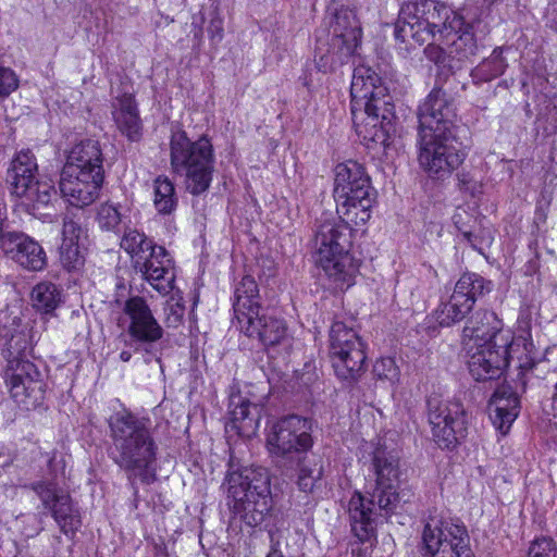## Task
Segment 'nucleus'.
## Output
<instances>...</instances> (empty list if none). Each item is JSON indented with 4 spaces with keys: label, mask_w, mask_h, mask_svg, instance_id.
<instances>
[{
    "label": "nucleus",
    "mask_w": 557,
    "mask_h": 557,
    "mask_svg": "<svg viewBox=\"0 0 557 557\" xmlns=\"http://www.w3.org/2000/svg\"><path fill=\"white\" fill-rule=\"evenodd\" d=\"M370 456V472L374 482L367 485L366 495L355 492L348 502L351 532L361 542L375 536L376 516L389 518L410 503L411 494L399 491V456L394 448L379 440L367 445Z\"/></svg>",
    "instance_id": "nucleus-1"
},
{
    "label": "nucleus",
    "mask_w": 557,
    "mask_h": 557,
    "mask_svg": "<svg viewBox=\"0 0 557 557\" xmlns=\"http://www.w3.org/2000/svg\"><path fill=\"white\" fill-rule=\"evenodd\" d=\"M419 163L428 175L445 180L463 162L458 143L454 100L441 88H433L418 109Z\"/></svg>",
    "instance_id": "nucleus-2"
},
{
    "label": "nucleus",
    "mask_w": 557,
    "mask_h": 557,
    "mask_svg": "<svg viewBox=\"0 0 557 557\" xmlns=\"http://www.w3.org/2000/svg\"><path fill=\"white\" fill-rule=\"evenodd\" d=\"M112 446L110 457L125 473L133 490L135 502L138 497L136 482L151 484L157 480L156 463L159 447L151 421L123 408L108 419Z\"/></svg>",
    "instance_id": "nucleus-3"
},
{
    "label": "nucleus",
    "mask_w": 557,
    "mask_h": 557,
    "mask_svg": "<svg viewBox=\"0 0 557 557\" xmlns=\"http://www.w3.org/2000/svg\"><path fill=\"white\" fill-rule=\"evenodd\" d=\"M350 96V111L358 136L368 147L389 148L395 113L392 97L382 85L381 77L369 66H356Z\"/></svg>",
    "instance_id": "nucleus-4"
},
{
    "label": "nucleus",
    "mask_w": 557,
    "mask_h": 557,
    "mask_svg": "<svg viewBox=\"0 0 557 557\" xmlns=\"http://www.w3.org/2000/svg\"><path fill=\"white\" fill-rule=\"evenodd\" d=\"M347 219H321L312 240L315 264L341 290L355 284L359 261L352 256V228Z\"/></svg>",
    "instance_id": "nucleus-5"
},
{
    "label": "nucleus",
    "mask_w": 557,
    "mask_h": 557,
    "mask_svg": "<svg viewBox=\"0 0 557 557\" xmlns=\"http://www.w3.org/2000/svg\"><path fill=\"white\" fill-rule=\"evenodd\" d=\"M222 487L232 512L248 527L260 525L272 508L271 479L259 466L235 467L230 462Z\"/></svg>",
    "instance_id": "nucleus-6"
},
{
    "label": "nucleus",
    "mask_w": 557,
    "mask_h": 557,
    "mask_svg": "<svg viewBox=\"0 0 557 557\" xmlns=\"http://www.w3.org/2000/svg\"><path fill=\"white\" fill-rule=\"evenodd\" d=\"M462 22L438 0H414L404 3L395 24V39L400 49L410 51L430 39L448 38Z\"/></svg>",
    "instance_id": "nucleus-7"
},
{
    "label": "nucleus",
    "mask_w": 557,
    "mask_h": 557,
    "mask_svg": "<svg viewBox=\"0 0 557 557\" xmlns=\"http://www.w3.org/2000/svg\"><path fill=\"white\" fill-rule=\"evenodd\" d=\"M170 163L174 173L185 176L186 189L193 195H200L212 181V144L207 137L191 141L185 132H174L170 140Z\"/></svg>",
    "instance_id": "nucleus-8"
},
{
    "label": "nucleus",
    "mask_w": 557,
    "mask_h": 557,
    "mask_svg": "<svg viewBox=\"0 0 557 557\" xmlns=\"http://www.w3.org/2000/svg\"><path fill=\"white\" fill-rule=\"evenodd\" d=\"M376 191L364 166L348 160L335 168L334 198L337 213L356 225L364 224L371 216Z\"/></svg>",
    "instance_id": "nucleus-9"
},
{
    "label": "nucleus",
    "mask_w": 557,
    "mask_h": 557,
    "mask_svg": "<svg viewBox=\"0 0 557 557\" xmlns=\"http://www.w3.org/2000/svg\"><path fill=\"white\" fill-rule=\"evenodd\" d=\"M312 423L297 414H288L275 421L268 433L267 446L272 457L284 466L298 465L312 447Z\"/></svg>",
    "instance_id": "nucleus-10"
},
{
    "label": "nucleus",
    "mask_w": 557,
    "mask_h": 557,
    "mask_svg": "<svg viewBox=\"0 0 557 557\" xmlns=\"http://www.w3.org/2000/svg\"><path fill=\"white\" fill-rule=\"evenodd\" d=\"M418 550L422 557H473L466 527L434 515L423 521Z\"/></svg>",
    "instance_id": "nucleus-11"
},
{
    "label": "nucleus",
    "mask_w": 557,
    "mask_h": 557,
    "mask_svg": "<svg viewBox=\"0 0 557 557\" xmlns=\"http://www.w3.org/2000/svg\"><path fill=\"white\" fill-rule=\"evenodd\" d=\"M330 357L341 380L356 381L364 372V345L356 331L335 321L330 331Z\"/></svg>",
    "instance_id": "nucleus-12"
},
{
    "label": "nucleus",
    "mask_w": 557,
    "mask_h": 557,
    "mask_svg": "<svg viewBox=\"0 0 557 557\" xmlns=\"http://www.w3.org/2000/svg\"><path fill=\"white\" fill-rule=\"evenodd\" d=\"M429 423L434 442L442 449H454L467 434L466 411L460 401L428 400Z\"/></svg>",
    "instance_id": "nucleus-13"
},
{
    "label": "nucleus",
    "mask_w": 557,
    "mask_h": 557,
    "mask_svg": "<svg viewBox=\"0 0 557 557\" xmlns=\"http://www.w3.org/2000/svg\"><path fill=\"white\" fill-rule=\"evenodd\" d=\"M123 311L129 319L127 333L136 343V350L145 352L146 362L152 359L160 362L161 358L154 351V346L162 338L163 330L146 300L140 296H133L126 300Z\"/></svg>",
    "instance_id": "nucleus-14"
},
{
    "label": "nucleus",
    "mask_w": 557,
    "mask_h": 557,
    "mask_svg": "<svg viewBox=\"0 0 557 557\" xmlns=\"http://www.w3.org/2000/svg\"><path fill=\"white\" fill-rule=\"evenodd\" d=\"M104 176L89 174L73 166H63L60 178V190L70 205L83 208L95 202L99 196Z\"/></svg>",
    "instance_id": "nucleus-15"
},
{
    "label": "nucleus",
    "mask_w": 557,
    "mask_h": 557,
    "mask_svg": "<svg viewBox=\"0 0 557 557\" xmlns=\"http://www.w3.org/2000/svg\"><path fill=\"white\" fill-rule=\"evenodd\" d=\"M497 344L474 345L476 350L468 361V368L475 381H488L498 379L509 362L507 339L497 337Z\"/></svg>",
    "instance_id": "nucleus-16"
},
{
    "label": "nucleus",
    "mask_w": 557,
    "mask_h": 557,
    "mask_svg": "<svg viewBox=\"0 0 557 557\" xmlns=\"http://www.w3.org/2000/svg\"><path fill=\"white\" fill-rule=\"evenodd\" d=\"M236 326L240 333L258 341L264 347L278 345L287 335L285 322L269 314L263 307L236 321Z\"/></svg>",
    "instance_id": "nucleus-17"
},
{
    "label": "nucleus",
    "mask_w": 557,
    "mask_h": 557,
    "mask_svg": "<svg viewBox=\"0 0 557 557\" xmlns=\"http://www.w3.org/2000/svg\"><path fill=\"white\" fill-rule=\"evenodd\" d=\"M42 505L48 509L60 530L65 535H73L82 524L78 510L73 506L70 495L55 484L37 486Z\"/></svg>",
    "instance_id": "nucleus-18"
},
{
    "label": "nucleus",
    "mask_w": 557,
    "mask_h": 557,
    "mask_svg": "<svg viewBox=\"0 0 557 557\" xmlns=\"http://www.w3.org/2000/svg\"><path fill=\"white\" fill-rule=\"evenodd\" d=\"M134 269L160 294H169L174 288V261L163 246L152 248Z\"/></svg>",
    "instance_id": "nucleus-19"
},
{
    "label": "nucleus",
    "mask_w": 557,
    "mask_h": 557,
    "mask_svg": "<svg viewBox=\"0 0 557 557\" xmlns=\"http://www.w3.org/2000/svg\"><path fill=\"white\" fill-rule=\"evenodd\" d=\"M26 350H22L18 357L10 361L5 372V382L15 403L26 410L35 407L34 374L35 364L28 360Z\"/></svg>",
    "instance_id": "nucleus-20"
},
{
    "label": "nucleus",
    "mask_w": 557,
    "mask_h": 557,
    "mask_svg": "<svg viewBox=\"0 0 557 557\" xmlns=\"http://www.w3.org/2000/svg\"><path fill=\"white\" fill-rule=\"evenodd\" d=\"M8 178L12 186V194L20 198L21 205L32 213L35 195V157L30 149H22L12 161Z\"/></svg>",
    "instance_id": "nucleus-21"
},
{
    "label": "nucleus",
    "mask_w": 557,
    "mask_h": 557,
    "mask_svg": "<svg viewBox=\"0 0 557 557\" xmlns=\"http://www.w3.org/2000/svg\"><path fill=\"white\" fill-rule=\"evenodd\" d=\"M463 339L473 341V345L497 344V337L507 339L511 344V336L502 330V322L496 314L488 310L475 311L466 322L463 327Z\"/></svg>",
    "instance_id": "nucleus-22"
},
{
    "label": "nucleus",
    "mask_w": 557,
    "mask_h": 557,
    "mask_svg": "<svg viewBox=\"0 0 557 557\" xmlns=\"http://www.w3.org/2000/svg\"><path fill=\"white\" fill-rule=\"evenodd\" d=\"M230 420L226 430L236 432L242 437L253 436L260 424L262 408L239 394L230 396Z\"/></svg>",
    "instance_id": "nucleus-23"
},
{
    "label": "nucleus",
    "mask_w": 557,
    "mask_h": 557,
    "mask_svg": "<svg viewBox=\"0 0 557 557\" xmlns=\"http://www.w3.org/2000/svg\"><path fill=\"white\" fill-rule=\"evenodd\" d=\"M112 115L117 129L129 141H139L143 137V121L138 104L132 94H123L112 103Z\"/></svg>",
    "instance_id": "nucleus-24"
},
{
    "label": "nucleus",
    "mask_w": 557,
    "mask_h": 557,
    "mask_svg": "<svg viewBox=\"0 0 557 557\" xmlns=\"http://www.w3.org/2000/svg\"><path fill=\"white\" fill-rule=\"evenodd\" d=\"M490 418L494 426L506 434L519 414V398L510 387H498L488 403Z\"/></svg>",
    "instance_id": "nucleus-25"
},
{
    "label": "nucleus",
    "mask_w": 557,
    "mask_h": 557,
    "mask_svg": "<svg viewBox=\"0 0 557 557\" xmlns=\"http://www.w3.org/2000/svg\"><path fill=\"white\" fill-rule=\"evenodd\" d=\"M0 248L21 267L35 269V242L23 233L0 228Z\"/></svg>",
    "instance_id": "nucleus-26"
},
{
    "label": "nucleus",
    "mask_w": 557,
    "mask_h": 557,
    "mask_svg": "<svg viewBox=\"0 0 557 557\" xmlns=\"http://www.w3.org/2000/svg\"><path fill=\"white\" fill-rule=\"evenodd\" d=\"M64 166H73L89 174L99 171L104 176L103 153L98 140L86 139L75 145L67 154Z\"/></svg>",
    "instance_id": "nucleus-27"
},
{
    "label": "nucleus",
    "mask_w": 557,
    "mask_h": 557,
    "mask_svg": "<svg viewBox=\"0 0 557 557\" xmlns=\"http://www.w3.org/2000/svg\"><path fill=\"white\" fill-rule=\"evenodd\" d=\"M356 49V46L339 44L333 38L326 44L319 41L315 49L317 67L324 73L336 71L350 60Z\"/></svg>",
    "instance_id": "nucleus-28"
},
{
    "label": "nucleus",
    "mask_w": 557,
    "mask_h": 557,
    "mask_svg": "<svg viewBox=\"0 0 557 557\" xmlns=\"http://www.w3.org/2000/svg\"><path fill=\"white\" fill-rule=\"evenodd\" d=\"M330 34L336 42L358 47L361 27L355 12L346 8L337 10L330 22Z\"/></svg>",
    "instance_id": "nucleus-29"
},
{
    "label": "nucleus",
    "mask_w": 557,
    "mask_h": 557,
    "mask_svg": "<svg viewBox=\"0 0 557 557\" xmlns=\"http://www.w3.org/2000/svg\"><path fill=\"white\" fill-rule=\"evenodd\" d=\"M261 307L257 282L252 276L245 275L237 284L234 294L233 309L236 321L253 313Z\"/></svg>",
    "instance_id": "nucleus-30"
},
{
    "label": "nucleus",
    "mask_w": 557,
    "mask_h": 557,
    "mask_svg": "<svg viewBox=\"0 0 557 557\" xmlns=\"http://www.w3.org/2000/svg\"><path fill=\"white\" fill-rule=\"evenodd\" d=\"M474 306L468 299L453 292L446 301H442L434 310V319L441 326H451L463 321Z\"/></svg>",
    "instance_id": "nucleus-31"
},
{
    "label": "nucleus",
    "mask_w": 557,
    "mask_h": 557,
    "mask_svg": "<svg viewBox=\"0 0 557 557\" xmlns=\"http://www.w3.org/2000/svg\"><path fill=\"white\" fill-rule=\"evenodd\" d=\"M121 248L131 256L133 267L137 261L144 260L146 256L157 246V244L148 238L144 233L136 228H127L121 238Z\"/></svg>",
    "instance_id": "nucleus-32"
},
{
    "label": "nucleus",
    "mask_w": 557,
    "mask_h": 557,
    "mask_svg": "<svg viewBox=\"0 0 557 557\" xmlns=\"http://www.w3.org/2000/svg\"><path fill=\"white\" fill-rule=\"evenodd\" d=\"M153 206L156 210L163 215L173 213L177 207V196L172 181L159 175L153 180Z\"/></svg>",
    "instance_id": "nucleus-33"
},
{
    "label": "nucleus",
    "mask_w": 557,
    "mask_h": 557,
    "mask_svg": "<svg viewBox=\"0 0 557 557\" xmlns=\"http://www.w3.org/2000/svg\"><path fill=\"white\" fill-rule=\"evenodd\" d=\"M492 283L476 273H463L455 284L454 293L468 299L472 306L476 300L490 293Z\"/></svg>",
    "instance_id": "nucleus-34"
},
{
    "label": "nucleus",
    "mask_w": 557,
    "mask_h": 557,
    "mask_svg": "<svg viewBox=\"0 0 557 557\" xmlns=\"http://www.w3.org/2000/svg\"><path fill=\"white\" fill-rule=\"evenodd\" d=\"M507 66L508 64L503 57V48L497 47L488 58L471 71V77L475 84L491 82L503 75Z\"/></svg>",
    "instance_id": "nucleus-35"
},
{
    "label": "nucleus",
    "mask_w": 557,
    "mask_h": 557,
    "mask_svg": "<svg viewBox=\"0 0 557 557\" xmlns=\"http://www.w3.org/2000/svg\"><path fill=\"white\" fill-rule=\"evenodd\" d=\"M62 302L61 289L50 282L37 284V311L45 315H52Z\"/></svg>",
    "instance_id": "nucleus-36"
},
{
    "label": "nucleus",
    "mask_w": 557,
    "mask_h": 557,
    "mask_svg": "<svg viewBox=\"0 0 557 557\" xmlns=\"http://www.w3.org/2000/svg\"><path fill=\"white\" fill-rule=\"evenodd\" d=\"M451 35L456 36V38L451 39L449 48L454 62L455 60L457 62L468 60L476 53L478 47L472 33L465 30L457 35L456 30Z\"/></svg>",
    "instance_id": "nucleus-37"
},
{
    "label": "nucleus",
    "mask_w": 557,
    "mask_h": 557,
    "mask_svg": "<svg viewBox=\"0 0 557 557\" xmlns=\"http://www.w3.org/2000/svg\"><path fill=\"white\" fill-rule=\"evenodd\" d=\"M60 261L69 271L76 270L84 264V255L81 250V244L72 242H63L59 248Z\"/></svg>",
    "instance_id": "nucleus-38"
},
{
    "label": "nucleus",
    "mask_w": 557,
    "mask_h": 557,
    "mask_svg": "<svg viewBox=\"0 0 557 557\" xmlns=\"http://www.w3.org/2000/svg\"><path fill=\"white\" fill-rule=\"evenodd\" d=\"M424 55L425 58L433 62L437 67L442 69L443 71L453 72L457 64L453 61V55L450 54V51L447 53L441 46L435 44H429L424 48Z\"/></svg>",
    "instance_id": "nucleus-39"
},
{
    "label": "nucleus",
    "mask_w": 557,
    "mask_h": 557,
    "mask_svg": "<svg viewBox=\"0 0 557 557\" xmlns=\"http://www.w3.org/2000/svg\"><path fill=\"white\" fill-rule=\"evenodd\" d=\"M98 223L102 230L116 231L121 224V213L111 203H103L98 210Z\"/></svg>",
    "instance_id": "nucleus-40"
},
{
    "label": "nucleus",
    "mask_w": 557,
    "mask_h": 557,
    "mask_svg": "<svg viewBox=\"0 0 557 557\" xmlns=\"http://www.w3.org/2000/svg\"><path fill=\"white\" fill-rule=\"evenodd\" d=\"M373 374L379 380H386L394 383L398 380L399 369L393 358H380L373 366Z\"/></svg>",
    "instance_id": "nucleus-41"
},
{
    "label": "nucleus",
    "mask_w": 557,
    "mask_h": 557,
    "mask_svg": "<svg viewBox=\"0 0 557 557\" xmlns=\"http://www.w3.org/2000/svg\"><path fill=\"white\" fill-rule=\"evenodd\" d=\"M557 546L552 537H537L531 542L527 557H556Z\"/></svg>",
    "instance_id": "nucleus-42"
},
{
    "label": "nucleus",
    "mask_w": 557,
    "mask_h": 557,
    "mask_svg": "<svg viewBox=\"0 0 557 557\" xmlns=\"http://www.w3.org/2000/svg\"><path fill=\"white\" fill-rule=\"evenodd\" d=\"M84 233L81 224L74 220L73 216L66 215L63 220L62 227V240L67 242L72 239V242L79 244L82 235Z\"/></svg>",
    "instance_id": "nucleus-43"
},
{
    "label": "nucleus",
    "mask_w": 557,
    "mask_h": 557,
    "mask_svg": "<svg viewBox=\"0 0 557 557\" xmlns=\"http://www.w3.org/2000/svg\"><path fill=\"white\" fill-rule=\"evenodd\" d=\"M17 85L15 73L8 67H0V98L9 96L17 88Z\"/></svg>",
    "instance_id": "nucleus-44"
},
{
    "label": "nucleus",
    "mask_w": 557,
    "mask_h": 557,
    "mask_svg": "<svg viewBox=\"0 0 557 557\" xmlns=\"http://www.w3.org/2000/svg\"><path fill=\"white\" fill-rule=\"evenodd\" d=\"M320 475L321 470H317V473L314 474V471L307 467H302L299 470L297 484L302 492H312L315 482L320 479Z\"/></svg>",
    "instance_id": "nucleus-45"
},
{
    "label": "nucleus",
    "mask_w": 557,
    "mask_h": 557,
    "mask_svg": "<svg viewBox=\"0 0 557 557\" xmlns=\"http://www.w3.org/2000/svg\"><path fill=\"white\" fill-rule=\"evenodd\" d=\"M458 177V186L461 190L470 194L471 196H476L482 193V184L475 180L470 173L461 172L457 175Z\"/></svg>",
    "instance_id": "nucleus-46"
},
{
    "label": "nucleus",
    "mask_w": 557,
    "mask_h": 557,
    "mask_svg": "<svg viewBox=\"0 0 557 557\" xmlns=\"http://www.w3.org/2000/svg\"><path fill=\"white\" fill-rule=\"evenodd\" d=\"M185 313V307L180 302L168 304L165 308V323L169 327H177Z\"/></svg>",
    "instance_id": "nucleus-47"
},
{
    "label": "nucleus",
    "mask_w": 557,
    "mask_h": 557,
    "mask_svg": "<svg viewBox=\"0 0 557 557\" xmlns=\"http://www.w3.org/2000/svg\"><path fill=\"white\" fill-rule=\"evenodd\" d=\"M536 310H537V307L534 304L521 305L520 310H519L518 323H519V327L522 331L529 332V330L531 327L532 314Z\"/></svg>",
    "instance_id": "nucleus-48"
},
{
    "label": "nucleus",
    "mask_w": 557,
    "mask_h": 557,
    "mask_svg": "<svg viewBox=\"0 0 557 557\" xmlns=\"http://www.w3.org/2000/svg\"><path fill=\"white\" fill-rule=\"evenodd\" d=\"M208 34L213 44H219L223 38V20L219 14H214L208 26Z\"/></svg>",
    "instance_id": "nucleus-49"
},
{
    "label": "nucleus",
    "mask_w": 557,
    "mask_h": 557,
    "mask_svg": "<svg viewBox=\"0 0 557 557\" xmlns=\"http://www.w3.org/2000/svg\"><path fill=\"white\" fill-rule=\"evenodd\" d=\"M271 549L268 553L267 557H284L282 552L280 550V541L276 537V533L274 531L269 532Z\"/></svg>",
    "instance_id": "nucleus-50"
},
{
    "label": "nucleus",
    "mask_w": 557,
    "mask_h": 557,
    "mask_svg": "<svg viewBox=\"0 0 557 557\" xmlns=\"http://www.w3.org/2000/svg\"><path fill=\"white\" fill-rule=\"evenodd\" d=\"M476 235L479 236L481 250L483 249L484 246L488 247L494 239L493 232L490 227H484L480 230V233H478Z\"/></svg>",
    "instance_id": "nucleus-51"
},
{
    "label": "nucleus",
    "mask_w": 557,
    "mask_h": 557,
    "mask_svg": "<svg viewBox=\"0 0 557 557\" xmlns=\"http://www.w3.org/2000/svg\"><path fill=\"white\" fill-rule=\"evenodd\" d=\"M40 184L37 182V202L48 203L50 200L51 194H55V190L52 187H48L45 185V189L40 190Z\"/></svg>",
    "instance_id": "nucleus-52"
},
{
    "label": "nucleus",
    "mask_w": 557,
    "mask_h": 557,
    "mask_svg": "<svg viewBox=\"0 0 557 557\" xmlns=\"http://www.w3.org/2000/svg\"><path fill=\"white\" fill-rule=\"evenodd\" d=\"M463 237L467 239L468 243H470V245L481 251V247H480V243H479V236L476 235V233H473V232H463L462 233Z\"/></svg>",
    "instance_id": "nucleus-53"
},
{
    "label": "nucleus",
    "mask_w": 557,
    "mask_h": 557,
    "mask_svg": "<svg viewBox=\"0 0 557 557\" xmlns=\"http://www.w3.org/2000/svg\"><path fill=\"white\" fill-rule=\"evenodd\" d=\"M7 220V208L3 199L0 197V228L4 225V221Z\"/></svg>",
    "instance_id": "nucleus-54"
},
{
    "label": "nucleus",
    "mask_w": 557,
    "mask_h": 557,
    "mask_svg": "<svg viewBox=\"0 0 557 557\" xmlns=\"http://www.w3.org/2000/svg\"><path fill=\"white\" fill-rule=\"evenodd\" d=\"M46 259H47L46 252L44 251V249L41 247L37 246V261L41 262L40 269L46 265ZM37 270H39L38 267H37Z\"/></svg>",
    "instance_id": "nucleus-55"
},
{
    "label": "nucleus",
    "mask_w": 557,
    "mask_h": 557,
    "mask_svg": "<svg viewBox=\"0 0 557 557\" xmlns=\"http://www.w3.org/2000/svg\"><path fill=\"white\" fill-rule=\"evenodd\" d=\"M536 269H537V262L535 260H530L527 264V270L525 272L528 274H533L536 272Z\"/></svg>",
    "instance_id": "nucleus-56"
},
{
    "label": "nucleus",
    "mask_w": 557,
    "mask_h": 557,
    "mask_svg": "<svg viewBox=\"0 0 557 557\" xmlns=\"http://www.w3.org/2000/svg\"><path fill=\"white\" fill-rule=\"evenodd\" d=\"M552 406L554 410V416L557 417V383L554 386V394L552 397Z\"/></svg>",
    "instance_id": "nucleus-57"
},
{
    "label": "nucleus",
    "mask_w": 557,
    "mask_h": 557,
    "mask_svg": "<svg viewBox=\"0 0 557 557\" xmlns=\"http://www.w3.org/2000/svg\"><path fill=\"white\" fill-rule=\"evenodd\" d=\"M132 358V354L131 351H127V350H123L121 354H120V359L123 361V362H128Z\"/></svg>",
    "instance_id": "nucleus-58"
},
{
    "label": "nucleus",
    "mask_w": 557,
    "mask_h": 557,
    "mask_svg": "<svg viewBox=\"0 0 557 557\" xmlns=\"http://www.w3.org/2000/svg\"><path fill=\"white\" fill-rule=\"evenodd\" d=\"M194 37H195V39L198 40V45H199L202 40V29L200 27L195 29Z\"/></svg>",
    "instance_id": "nucleus-59"
},
{
    "label": "nucleus",
    "mask_w": 557,
    "mask_h": 557,
    "mask_svg": "<svg viewBox=\"0 0 557 557\" xmlns=\"http://www.w3.org/2000/svg\"><path fill=\"white\" fill-rule=\"evenodd\" d=\"M51 216V214L47 213V214H41V216H39L38 219L42 220V222H47V218Z\"/></svg>",
    "instance_id": "nucleus-60"
},
{
    "label": "nucleus",
    "mask_w": 557,
    "mask_h": 557,
    "mask_svg": "<svg viewBox=\"0 0 557 557\" xmlns=\"http://www.w3.org/2000/svg\"><path fill=\"white\" fill-rule=\"evenodd\" d=\"M34 293H35V287L30 290V296L32 297H33Z\"/></svg>",
    "instance_id": "nucleus-61"
}]
</instances>
